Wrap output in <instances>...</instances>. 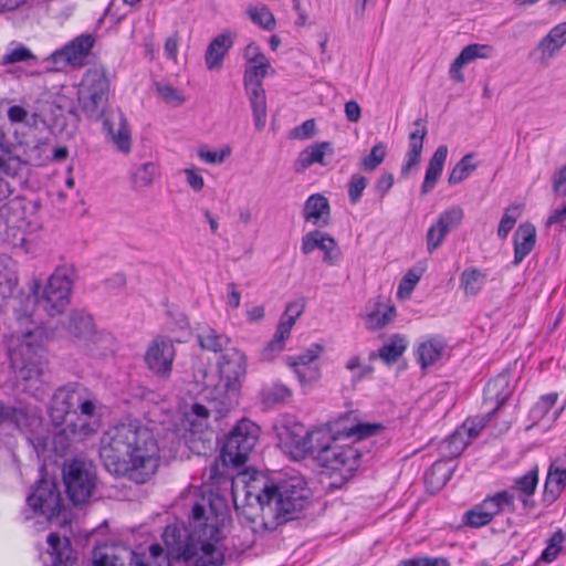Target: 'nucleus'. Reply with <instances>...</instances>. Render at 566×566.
<instances>
[{"label": "nucleus", "instance_id": "f257e3e1", "mask_svg": "<svg viewBox=\"0 0 566 566\" xmlns=\"http://www.w3.org/2000/svg\"><path fill=\"white\" fill-rule=\"evenodd\" d=\"M247 504L240 512V521L253 533L274 531L294 520L308 504V491L304 478L292 475L277 483L265 476L253 478L247 484Z\"/></svg>", "mask_w": 566, "mask_h": 566}, {"label": "nucleus", "instance_id": "f03ea898", "mask_svg": "<svg viewBox=\"0 0 566 566\" xmlns=\"http://www.w3.org/2000/svg\"><path fill=\"white\" fill-rule=\"evenodd\" d=\"M99 455L109 473L138 484L148 482L160 463L154 432L139 421L108 428L101 439Z\"/></svg>", "mask_w": 566, "mask_h": 566}, {"label": "nucleus", "instance_id": "7ed1b4c3", "mask_svg": "<svg viewBox=\"0 0 566 566\" xmlns=\"http://www.w3.org/2000/svg\"><path fill=\"white\" fill-rule=\"evenodd\" d=\"M228 521L227 514L196 503L189 526L168 525L163 539L169 553L182 559L187 566H222Z\"/></svg>", "mask_w": 566, "mask_h": 566}, {"label": "nucleus", "instance_id": "20e7f679", "mask_svg": "<svg viewBox=\"0 0 566 566\" xmlns=\"http://www.w3.org/2000/svg\"><path fill=\"white\" fill-rule=\"evenodd\" d=\"M96 408V397L83 385L72 382L55 390L49 416L55 427L63 426L61 433L67 439L82 440L96 431L92 421Z\"/></svg>", "mask_w": 566, "mask_h": 566}, {"label": "nucleus", "instance_id": "39448f33", "mask_svg": "<svg viewBox=\"0 0 566 566\" xmlns=\"http://www.w3.org/2000/svg\"><path fill=\"white\" fill-rule=\"evenodd\" d=\"M91 566H169V564L159 544L150 545L146 555L136 554L119 543L105 542L95 546Z\"/></svg>", "mask_w": 566, "mask_h": 566}, {"label": "nucleus", "instance_id": "423d86ee", "mask_svg": "<svg viewBox=\"0 0 566 566\" xmlns=\"http://www.w3.org/2000/svg\"><path fill=\"white\" fill-rule=\"evenodd\" d=\"M35 334L31 328H27L21 334L11 335L8 344V354L10 366L15 374L17 379L24 381H40L42 374L40 364V346L35 344Z\"/></svg>", "mask_w": 566, "mask_h": 566}, {"label": "nucleus", "instance_id": "0eeeda50", "mask_svg": "<svg viewBox=\"0 0 566 566\" xmlns=\"http://www.w3.org/2000/svg\"><path fill=\"white\" fill-rule=\"evenodd\" d=\"M111 95V81L106 70L95 66L86 70L77 90L80 108L91 120H99Z\"/></svg>", "mask_w": 566, "mask_h": 566}, {"label": "nucleus", "instance_id": "6e6552de", "mask_svg": "<svg viewBox=\"0 0 566 566\" xmlns=\"http://www.w3.org/2000/svg\"><path fill=\"white\" fill-rule=\"evenodd\" d=\"M74 279L75 270L72 265L57 266L41 294L36 295L38 305L50 316L62 314L70 304Z\"/></svg>", "mask_w": 566, "mask_h": 566}, {"label": "nucleus", "instance_id": "1a4fd4ad", "mask_svg": "<svg viewBox=\"0 0 566 566\" xmlns=\"http://www.w3.org/2000/svg\"><path fill=\"white\" fill-rule=\"evenodd\" d=\"M0 424L14 428L28 436V440L36 450L46 448V439L40 434L42 417L38 408L22 402L6 405L0 401Z\"/></svg>", "mask_w": 566, "mask_h": 566}, {"label": "nucleus", "instance_id": "9d476101", "mask_svg": "<svg viewBox=\"0 0 566 566\" xmlns=\"http://www.w3.org/2000/svg\"><path fill=\"white\" fill-rule=\"evenodd\" d=\"M270 67V61L264 56L248 63L243 74L245 93L252 107L253 122L258 130H262L266 123V97L262 82Z\"/></svg>", "mask_w": 566, "mask_h": 566}, {"label": "nucleus", "instance_id": "9b49d317", "mask_svg": "<svg viewBox=\"0 0 566 566\" xmlns=\"http://www.w3.org/2000/svg\"><path fill=\"white\" fill-rule=\"evenodd\" d=\"M260 433V428L250 420L242 419L228 433L222 448L223 462L235 467L247 462Z\"/></svg>", "mask_w": 566, "mask_h": 566}, {"label": "nucleus", "instance_id": "f8f14e48", "mask_svg": "<svg viewBox=\"0 0 566 566\" xmlns=\"http://www.w3.org/2000/svg\"><path fill=\"white\" fill-rule=\"evenodd\" d=\"M66 493L74 504H84L91 497L96 483V474L90 463L72 460L63 468Z\"/></svg>", "mask_w": 566, "mask_h": 566}, {"label": "nucleus", "instance_id": "ddd939ff", "mask_svg": "<svg viewBox=\"0 0 566 566\" xmlns=\"http://www.w3.org/2000/svg\"><path fill=\"white\" fill-rule=\"evenodd\" d=\"M176 348L171 339L156 336L147 346L144 361L148 370L158 379L168 380L172 374Z\"/></svg>", "mask_w": 566, "mask_h": 566}, {"label": "nucleus", "instance_id": "4468645a", "mask_svg": "<svg viewBox=\"0 0 566 566\" xmlns=\"http://www.w3.org/2000/svg\"><path fill=\"white\" fill-rule=\"evenodd\" d=\"M360 457L355 447L336 442L316 463L331 473H338L344 480H348L358 470Z\"/></svg>", "mask_w": 566, "mask_h": 566}, {"label": "nucleus", "instance_id": "2eb2a0df", "mask_svg": "<svg viewBox=\"0 0 566 566\" xmlns=\"http://www.w3.org/2000/svg\"><path fill=\"white\" fill-rule=\"evenodd\" d=\"M27 505L35 513L51 520L60 514L61 495L57 486L41 480L34 491L27 497Z\"/></svg>", "mask_w": 566, "mask_h": 566}, {"label": "nucleus", "instance_id": "dca6fc26", "mask_svg": "<svg viewBox=\"0 0 566 566\" xmlns=\"http://www.w3.org/2000/svg\"><path fill=\"white\" fill-rule=\"evenodd\" d=\"M241 386L227 382L219 378L213 387H206L202 390L203 398L212 406L217 418L223 417L238 405Z\"/></svg>", "mask_w": 566, "mask_h": 566}, {"label": "nucleus", "instance_id": "f3484780", "mask_svg": "<svg viewBox=\"0 0 566 566\" xmlns=\"http://www.w3.org/2000/svg\"><path fill=\"white\" fill-rule=\"evenodd\" d=\"M279 446L295 461L307 458V437L308 430L301 423L284 426L277 433Z\"/></svg>", "mask_w": 566, "mask_h": 566}, {"label": "nucleus", "instance_id": "a211bd4d", "mask_svg": "<svg viewBox=\"0 0 566 566\" xmlns=\"http://www.w3.org/2000/svg\"><path fill=\"white\" fill-rule=\"evenodd\" d=\"M103 127L106 132L107 140L123 154L130 153L132 132L127 119L120 109L111 111L104 118Z\"/></svg>", "mask_w": 566, "mask_h": 566}, {"label": "nucleus", "instance_id": "6ab92c4d", "mask_svg": "<svg viewBox=\"0 0 566 566\" xmlns=\"http://www.w3.org/2000/svg\"><path fill=\"white\" fill-rule=\"evenodd\" d=\"M94 44L95 38L92 34H81L55 51L52 61L56 64L63 62L72 66H83Z\"/></svg>", "mask_w": 566, "mask_h": 566}, {"label": "nucleus", "instance_id": "aec40b11", "mask_svg": "<svg viewBox=\"0 0 566 566\" xmlns=\"http://www.w3.org/2000/svg\"><path fill=\"white\" fill-rule=\"evenodd\" d=\"M217 365L220 379L242 386L248 366V358L243 352L231 347L221 354Z\"/></svg>", "mask_w": 566, "mask_h": 566}, {"label": "nucleus", "instance_id": "412c9836", "mask_svg": "<svg viewBox=\"0 0 566 566\" xmlns=\"http://www.w3.org/2000/svg\"><path fill=\"white\" fill-rule=\"evenodd\" d=\"M235 38V32L226 30L210 41L205 52V64L209 71L222 69L224 57L233 46Z\"/></svg>", "mask_w": 566, "mask_h": 566}, {"label": "nucleus", "instance_id": "4be33fe9", "mask_svg": "<svg viewBox=\"0 0 566 566\" xmlns=\"http://www.w3.org/2000/svg\"><path fill=\"white\" fill-rule=\"evenodd\" d=\"M49 549L44 557L45 566H73L75 558L67 537H61L57 533L48 536Z\"/></svg>", "mask_w": 566, "mask_h": 566}, {"label": "nucleus", "instance_id": "5701e85b", "mask_svg": "<svg viewBox=\"0 0 566 566\" xmlns=\"http://www.w3.org/2000/svg\"><path fill=\"white\" fill-rule=\"evenodd\" d=\"M415 128L408 136V150L406 153V159L401 167L402 176H408L410 170L416 167L421 159V153L423 148V140L428 134L426 125L420 120L413 123Z\"/></svg>", "mask_w": 566, "mask_h": 566}, {"label": "nucleus", "instance_id": "b1692460", "mask_svg": "<svg viewBox=\"0 0 566 566\" xmlns=\"http://www.w3.org/2000/svg\"><path fill=\"white\" fill-rule=\"evenodd\" d=\"M337 441V437L334 433L329 424H324L308 430L307 437V457L312 458L317 462L323 454L326 453Z\"/></svg>", "mask_w": 566, "mask_h": 566}, {"label": "nucleus", "instance_id": "393cba45", "mask_svg": "<svg viewBox=\"0 0 566 566\" xmlns=\"http://www.w3.org/2000/svg\"><path fill=\"white\" fill-rule=\"evenodd\" d=\"M447 352V343L440 336H431L422 340L417 348L418 361L422 369L439 363Z\"/></svg>", "mask_w": 566, "mask_h": 566}, {"label": "nucleus", "instance_id": "a878e982", "mask_svg": "<svg viewBox=\"0 0 566 566\" xmlns=\"http://www.w3.org/2000/svg\"><path fill=\"white\" fill-rule=\"evenodd\" d=\"M331 214L328 199L321 193L311 195L303 207V218L313 226H327Z\"/></svg>", "mask_w": 566, "mask_h": 566}, {"label": "nucleus", "instance_id": "bb28decb", "mask_svg": "<svg viewBox=\"0 0 566 566\" xmlns=\"http://www.w3.org/2000/svg\"><path fill=\"white\" fill-rule=\"evenodd\" d=\"M536 229L531 223H522L514 233V261L518 265L534 249Z\"/></svg>", "mask_w": 566, "mask_h": 566}, {"label": "nucleus", "instance_id": "cd10ccee", "mask_svg": "<svg viewBox=\"0 0 566 566\" xmlns=\"http://www.w3.org/2000/svg\"><path fill=\"white\" fill-rule=\"evenodd\" d=\"M566 44V22L558 23L539 41L536 51L541 59L553 57Z\"/></svg>", "mask_w": 566, "mask_h": 566}, {"label": "nucleus", "instance_id": "c85d7f7f", "mask_svg": "<svg viewBox=\"0 0 566 566\" xmlns=\"http://www.w3.org/2000/svg\"><path fill=\"white\" fill-rule=\"evenodd\" d=\"M447 157L448 147L446 145H440L430 158L426 169L424 179L421 186L422 195H427L436 187V184L442 174Z\"/></svg>", "mask_w": 566, "mask_h": 566}, {"label": "nucleus", "instance_id": "c756f323", "mask_svg": "<svg viewBox=\"0 0 566 566\" xmlns=\"http://www.w3.org/2000/svg\"><path fill=\"white\" fill-rule=\"evenodd\" d=\"M512 389L510 387L509 376L505 374L499 375L491 379L484 388L485 402L495 403V407L489 413L494 412L502 406L511 396Z\"/></svg>", "mask_w": 566, "mask_h": 566}, {"label": "nucleus", "instance_id": "7c9ffc66", "mask_svg": "<svg viewBox=\"0 0 566 566\" xmlns=\"http://www.w3.org/2000/svg\"><path fill=\"white\" fill-rule=\"evenodd\" d=\"M333 155L332 144L328 142H321L307 146L303 149L296 159V169L305 170L314 164L326 165L325 155Z\"/></svg>", "mask_w": 566, "mask_h": 566}, {"label": "nucleus", "instance_id": "2f4dec72", "mask_svg": "<svg viewBox=\"0 0 566 566\" xmlns=\"http://www.w3.org/2000/svg\"><path fill=\"white\" fill-rule=\"evenodd\" d=\"M515 496L514 493L510 490H503L500 492H496L495 494L485 497L480 504L483 510L489 513L491 518L493 520L494 516L501 514L506 509L510 512L515 511Z\"/></svg>", "mask_w": 566, "mask_h": 566}, {"label": "nucleus", "instance_id": "473e14b6", "mask_svg": "<svg viewBox=\"0 0 566 566\" xmlns=\"http://www.w3.org/2000/svg\"><path fill=\"white\" fill-rule=\"evenodd\" d=\"M566 489V468L551 464L544 486V496L547 501L555 502Z\"/></svg>", "mask_w": 566, "mask_h": 566}, {"label": "nucleus", "instance_id": "72a5a7b5", "mask_svg": "<svg viewBox=\"0 0 566 566\" xmlns=\"http://www.w3.org/2000/svg\"><path fill=\"white\" fill-rule=\"evenodd\" d=\"M538 484V469L534 468L527 471L524 475L514 480L511 490L518 494L520 501L526 507L530 505L531 499L534 495Z\"/></svg>", "mask_w": 566, "mask_h": 566}, {"label": "nucleus", "instance_id": "f704fd0d", "mask_svg": "<svg viewBox=\"0 0 566 566\" xmlns=\"http://www.w3.org/2000/svg\"><path fill=\"white\" fill-rule=\"evenodd\" d=\"M18 283L15 263L8 255L0 256V296L7 297Z\"/></svg>", "mask_w": 566, "mask_h": 566}, {"label": "nucleus", "instance_id": "c9c22d12", "mask_svg": "<svg viewBox=\"0 0 566 566\" xmlns=\"http://www.w3.org/2000/svg\"><path fill=\"white\" fill-rule=\"evenodd\" d=\"M197 338L200 347L205 350L223 354L227 349L231 348V339L214 329L203 331L198 334Z\"/></svg>", "mask_w": 566, "mask_h": 566}, {"label": "nucleus", "instance_id": "e433bc0d", "mask_svg": "<svg viewBox=\"0 0 566 566\" xmlns=\"http://www.w3.org/2000/svg\"><path fill=\"white\" fill-rule=\"evenodd\" d=\"M22 161L10 153L0 154V171L7 176H17L21 169ZM9 196V185L0 179V201Z\"/></svg>", "mask_w": 566, "mask_h": 566}, {"label": "nucleus", "instance_id": "4c0bfd02", "mask_svg": "<svg viewBox=\"0 0 566 566\" xmlns=\"http://www.w3.org/2000/svg\"><path fill=\"white\" fill-rule=\"evenodd\" d=\"M485 273L476 268L465 269L461 276L460 283L467 296H475L485 283Z\"/></svg>", "mask_w": 566, "mask_h": 566}, {"label": "nucleus", "instance_id": "58836bf2", "mask_svg": "<svg viewBox=\"0 0 566 566\" xmlns=\"http://www.w3.org/2000/svg\"><path fill=\"white\" fill-rule=\"evenodd\" d=\"M473 158L474 154L469 153L455 164L448 177V184L450 186H455L468 179L476 169V164L473 163Z\"/></svg>", "mask_w": 566, "mask_h": 566}, {"label": "nucleus", "instance_id": "ea45409f", "mask_svg": "<svg viewBox=\"0 0 566 566\" xmlns=\"http://www.w3.org/2000/svg\"><path fill=\"white\" fill-rule=\"evenodd\" d=\"M290 334L286 327L277 325L273 338L261 350V358L268 361L274 359L284 349Z\"/></svg>", "mask_w": 566, "mask_h": 566}, {"label": "nucleus", "instance_id": "a19ab883", "mask_svg": "<svg viewBox=\"0 0 566 566\" xmlns=\"http://www.w3.org/2000/svg\"><path fill=\"white\" fill-rule=\"evenodd\" d=\"M407 348L406 338L401 335H394L379 349V357L387 364L396 363Z\"/></svg>", "mask_w": 566, "mask_h": 566}, {"label": "nucleus", "instance_id": "79ce46f5", "mask_svg": "<svg viewBox=\"0 0 566 566\" xmlns=\"http://www.w3.org/2000/svg\"><path fill=\"white\" fill-rule=\"evenodd\" d=\"M247 12L251 21L260 28L268 31L275 28V18L264 4L250 6Z\"/></svg>", "mask_w": 566, "mask_h": 566}, {"label": "nucleus", "instance_id": "37998d69", "mask_svg": "<svg viewBox=\"0 0 566 566\" xmlns=\"http://www.w3.org/2000/svg\"><path fill=\"white\" fill-rule=\"evenodd\" d=\"M557 399L558 395L556 392H549L542 396L530 411V417L533 423H538L545 419L555 406Z\"/></svg>", "mask_w": 566, "mask_h": 566}, {"label": "nucleus", "instance_id": "c03bdc74", "mask_svg": "<svg viewBox=\"0 0 566 566\" xmlns=\"http://www.w3.org/2000/svg\"><path fill=\"white\" fill-rule=\"evenodd\" d=\"M474 60H476L475 50L471 48V44L467 45L461 50L460 54L452 62L449 71L450 76L454 81L462 83L464 81V75L461 72L462 67Z\"/></svg>", "mask_w": 566, "mask_h": 566}, {"label": "nucleus", "instance_id": "a18cd8bd", "mask_svg": "<svg viewBox=\"0 0 566 566\" xmlns=\"http://www.w3.org/2000/svg\"><path fill=\"white\" fill-rule=\"evenodd\" d=\"M387 156L386 144L379 142L375 144L369 154L360 159L359 166L366 171L376 170Z\"/></svg>", "mask_w": 566, "mask_h": 566}, {"label": "nucleus", "instance_id": "49530a36", "mask_svg": "<svg viewBox=\"0 0 566 566\" xmlns=\"http://www.w3.org/2000/svg\"><path fill=\"white\" fill-rule=\"evenodd\" d=\"M463 214L462 208L453 206L442 211L434 223L449 233L461 223Z\"/></svg>", "mask_w": 566, "mask_h": 566}, {"label": "nucleus", "instance_id": "de8ad7c7", "mask_svg": "<svg viewBox=\"0 0 566 566\" xmlns=\"http://www.w3.org/2000/svg\"><path fill=\"white\" fill-rule=\"evenodd\" d=\"M322 352L323 346L313 344L304 353L287 357V364L293 369L300 368L301 366H310L319 357Z\"/></svg>", "mask_w": 566, "mask_h": 566}, {"label": "nucleus", "instance_id": "09e8293b", "mask_svg": "<svg viewBox=\"0 0 566 566\" xmlns=\"http://www.w3.org/2000/svg\"><path fill=\"white\" fill-rule=\"evenodd\" d=\"M156 91L163 101L174 107H178L186 102L184 93L169 83H157Z\"/></svg>", "mask_w": 566, "mask_h": 566}, {"label": "nucleus", "instance_id": "8fccbe9b", "mask_svg": "<svg viewBox=\"0 0 566 566\" xmlns=\"http://www.w3.org/2000/svg\"><path fill=\"white\" fill-rule=\"evenodd\" d=\"M231 147L223 146L221 149H208L207 147H200L197 151L198 157L206 164L220 165L231 155Z\"/></svg>", "mask_w": 566, "mask_h": 566}, {"label": "nucleus", "instance_id": "3c124183", "mask_svg": "<svg viewBox=\"0 0 566 566\" xmlns=\"http://www.w3.org/2000/svg\"><path fill=\"white\" fill-rule=\"evenodd\" d=\"M395 316L396 308L394 306H386L382 311L378 308L368 315L367 326L371 329L381 328L391 322Z\"/></svg>", "mask_w": 566, "mask_h": 566}, {"label": "nucleus", "instance_id": "603ef678", "mask_svg": "<svg viewBox=\"0 0 566 566\" xmlns=\"http://www.w3.org/2000/svg\"><path fill=\"white\" fill-rule=\"evenodd\" d=\"M565 541V534L558 530L556 531L549 538L548 545L546 548L542 552L541 560L546 563H552L555 560L558 556V554L562 551V545Z\"/></svg>", "mask_w": 566, "mask_h": 566}, {"label": "nucleus", "instance_id": "864d4df0", "mask_svg": "<svg viewBox=\"0 0 566 566\" xmlns=\"http://www.w3.org/2000/svg\"><path fill=\"white\" fill-rule=\"evenodd\" d=\"M329 237L331 235L328 233L322 232L319 230L311 231L302 238L301 251L307 255L315 249L321 250L323 244L326 242L325 239Z\"/></svg>", "mask_w": 566, "mask_h": 566}, {"label": "nucleus", "instance_id": "5fc2aeb1", "mask_svg": "<svg viewBox=\"0 0 566 566\" xmlns=\"http://www.w3.org/2000/svg\"><path fill=\"white\" fill-rule=\"evenodd\" d=\"M367 185L368 179L365 176L360 174L350 176L348 181V198L352 205H356L360 201Z\"/></svg>", "mask_w": 566, "mask_h": 566}, {"label": "nucleus", "instance_id": "6e6d98bb", "mask_svg": "<svg viewBox=\"0 0 566 566\" xmlns=\"http://www.w3.org/2000/svg\"><path fill=\"white\" fill-rule=\"evenodd\" d=\"M345 368L352 373V382L357 384L373 373V368L364 365L358 356L350 357L345 364Z\"/></svg>", "mask_w": 566, "mask_h": 566}, {"label": "nucleus", "instance_id": "4d7b16f0", "mask_svg": "<svg viewBox=\"0 0 566 566\" xmlns=\"http://www.w3.org/2000/svg\"><path fill=\"white\" fill-rule=\"evenodd\" d=\"M158 174L159 169L155 163H145L135 171V180L138 185L146 187L153 184Z\"/></svg>", "mask_w": 566, "mask_h": 566}, {"label": "nucleus", "instance_id": "13d9d810", "mask_svg": "<svg viewBox=\"0 0 566 566\" xmlns=\"http://www.w3.org/2000/svg\"><path fill=\"white\" fill-rule=\"evenodd\" d=\"M467 442L463 438V434L459 431L453 432L446 441L442 443V449L449 457H458L465 449Z\"/></svg>", "mask_w": 566, "mask_h": 566}, {"label": "nucleus", "instance_id": "bf43d9fd", "mask_svg": "<svg viewBox=\"0 0 566 566\" xmlns=\"http://www.w3.org/2000/svg\"><path fill=\"white\" fill-rule=\"evenodd\" d=\"M420 279V273L416 270H409L399 283L397 296L400 298L409 297Z\"/></svg>", "mask_w": 566, "mask_h": 566}, {"label": "nucleus", "instance_id": "052dcab7", "mask_svg": "<svg viewBox=\"0 0 566 566\" xmlns=\"http://www.w3.org/2000/svg\"><path fill=\"white\" fill-rule=\"evenodd\" d=\"M398 566H450L446 557L418 556L399 562Z\"/></svg>", "mask_w": 566, "mask_h": 566}, {"label": "nucleus", "instance_id": "680f3d73", "mask_svg": "<svg viewBox=\"0 0 566 566\" xmlns=\"http://www.w3.org/2000/svg\"><path fill=\"white\" fill-rule=\"evenodd\" d=\"M491 516L482 509L481 504L475 505L472 510L465 513V522L472 527L485 526L491 523Z\"/></svg>", "mask_w": 566, "mask_h": 566}, {"label": "nucleus", "instance_id": "e2e57ef3", "mask_svg": "<svg viewBox=\"0 0 566 566\" xmlns=\"http://www.w3.org/2000/svg\"><path fill=\"white\" fill-rule=\"evenodd\" d=\"M304 311V305L301 304V303H290L286 308H285V312L284 314L282 315L280 322H279V326H284L286 327V331L291 332L292 331V327L294 326L296 319L298 316H301V314L303 313Z\"/></svg>", "mask_w": 566, "mask_h": 566}, {"label": "nucleus", "instance_id": "0e129e2a", "mask_svg": "<svg viewBox=\"0 0 566 566\" xmlns=\"http://www.w3.org/2000/svg\"><path fill=\"white\" fill-rule=\"evenodd\" d=\"M71 329L78 336H85L93 332V321L90 315L74 314L71 317Z\"/></svg>", "mask_w": 566, "mask_h": 566}, {"label": "nucleus", "instance_id": "69168bd1", "mask_svg": "<svg viewBox=\"0 0 566 566\" xmlns=\"http://www.w3.org/2000/svg\"><path fill=\"white\" fill-rule=\"evenodd\" d=\"M447 235L448 232L446 230L436 223L431 224L426 237L428 252L432 253L437 250L442 244Z\"/></svg>", "mask_w": 566, "mask_h": 566}, {"label": "nucleus", "instance_id": "338daca9", "mask_svg": "<svg viewBox=\"0 0 566 566\" xmlns=\"http://www.w3.org/2000/svg\"><path fill=\"white\" fill-rule=\"evenodd\" d=\"M75 10V3L69 0H50L49 11L54 14L55 18L67 19L72 15Z\"/></svg>", "mask_w": 566, "mask_h": 566}, {"label": "nucleus", "instance_id": "774afa93", "mask_svg": "<svg viewBox=\"0 0 566 566\" xmlns=\"http://www.w3.org/2000/svg\"><path fill=\"white\" fill-rule=\"evenodd\" d=\"M301 385H308L317 381L321 377L319 368L316 365L301 366L293 369Z\"/></svg>", "mask_w": 566, "mask_h": 566}]
</instances>
